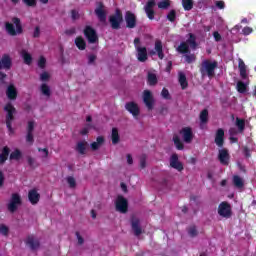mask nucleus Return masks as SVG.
I'll use <instances>...</instances> for the list:
<instances>
[{
    "label": "nucleus",
    "mask_w": 256,
    "mask_h": 256,
    "mask_svg": "<svg viewBox=\"0 0 256 256\" xmlns=\"http://www.w3.org/2000/svg\"><path fill=\"white\" fill-rule=\"evenodd\" d=\"M188 234L190 235V237H197V227L191 226L190 228H188Z\"/></svg>",
    "instance_id": "3c124183"
},
{
    "label": "nucleus",
    "mask_w": 256,
    "mask_h": 256,
    "mask_svg": "<svg viewBox=\"0 0 256 256\" xmlns=\"http://www.w3.org/2000/svg\"><path fill=\"white\" fill-rule=\"evenodd\" d=\"M239 129L237 128H230L229 129V135L230 137H235V135H239Z\"/></svg>",
    "instance_id": "052dcab7"
},
{
    "label": "nucleus",
    "mask_w": 256,
    "mask_h": 256,
    "mask_svg": "<svg viewBox=\"0 0 256 256\" xmlns=\"http://www.w3.org/2000/svg\"><path fill=\"white\" fill-rule=\"evenodd\" d=\"M161 96L163 97V99H171V94L169 93V90H167L166 88L162 89Z\"/></svg>",
    "instance_id": "5fc2aeb1"
},
{
    "label": "nucleus",
    "mask_w": 256,
    "mask_h": 256,
    "mask_svg": "<svg viewBox=\"0 0 256 256\" xmlns=\"http://www.w3.org/2000/svg\"><path fill=\"white\" fill-rule=\"evenodd\" d=\"M200 121L201 123H207V121H209V111H207V109H204L200 113Z\"/></svg>",
    "instance_id": "37998d69"
},
{
    "label": "nucleus",
    "mask_w": 256,
    "mask_h": 256,
    "mask_svg": "<svg viewBox=\"0 0 256 256\" xmlns=\"http://www.w3.org/2000/svg\"><path fill=\"white\" fill-rule=\"evenodd\" d=\"M182 6L185 11H191L193 9V0H182Z\"/></svg>",
    "instance_id": "a19ab883"
},
{
    "label": "nucleus",
    "mask_w": 256,
    "mask_h": 256,
    "mask_svg": "<svg viewBox=\"0 0 256 256\" xmlns=\"http://www.w3.org/2000/svg\"><path fill=\"white\" fill-rule=\"evenodd\" d=\"M94 13L101 23H105V21H107V12L105 11V6L103 3H98Z\"/></svg>",
    "instance_id": "ddd939ff"
},
{
    "label": "nucleus",
    "mask_w": 256,
    "mask_h": 256,
    "mask_svg": "<svg viewBox=\"0 0 256 256\" xmlns=\"http://www.w3.org/2000/svg\"><path fill=\"white\" fill-rule=\"evenodd\" d=\"M0 233L1 235H4V237H7V235H9V227L5 224H0Z\"/></svg>",
    "instance_id": "09e8293b"
},
{
    "label": "nucleus",
    "mask_w": 256,
    "mask_h": 256,
    "mask_svg": "<svg viewBox=\"0 0 256 256\" xmlns=\"http://www.w3.org/2000/svg\"><path fill=\"white\" fill-rule=\"evenodd\" d=\"M109 23L112 29H121V23H123V13L121 10L116 9L115 13L109 17Z\"/></svg>",
    "instance_id": "39448f33"
},
{
    "label": "nucleus",
    "mask_w": 256,
    "mask_h": 256,
    "mask_svg": "<svg viewBox=\"0 0 256 256\" xmlns=\"http://www.w3.org/2000/svg\"><path fill=\"white\" fill-rule=\"evenodd\" d=\"M235 126L237 127L239 133H243V131H245V120L236 118Z\"/></svg>",
    "instance_id": "c9c22d12"
},
{
    "label": "nucleus",
    "mask_w": 256,
    "mask_h": 256,
    "mask_svg": "<svg viewBox=\"0 0 256 256\" xmlns=\"http://www.w3.org/2000/svg\"><path fill=\"white\" fill-rule=\"evenodd\" d=\"M124 19L128 29H135L137 27V16H135L131 11H127L125 13Z\"/></svg>",
    "instance_id": "1a4fd4ad"
},
{
    "label": "nucleus",
    "mask_w": 256,
    "mask_h": 256,
    "mask_svg": "<svg viewBox=\"0 0 256 256\" xmlns=\"http://www.w3.org/2000/svg\"><path fill=\"white\" fill-rule=\"evenodd\" d=\"M134 47L137 51V59L140 61V63H145L147 61L148 56H147V48L141 46V39L140 38H135L134 39Z\"/></svg>",
    "instance_id": "20e7f679"
},
{
    "label": "nucleus",
    "mask_w": 256,
    "mask_h": 256,
    "mask_svg": "<svg viewBox=\"0 0 256 256\" xmlns=\"http://www.w3.org/2000/svg\"><path fill=\"white\" fill-rule=\"evenodd\" d=\"M20 55L24 59L25 65H31V63H33V57L27 50H22Z\"/></svg>",
    "instance_id": "bb28decb"
},
{
    "label": "nucleus",
    "mask_w": 256,
    "mask_h": 256,
    "mask_svg": "<svg viewBox=\"0 0 256 256\" xmlns=\"http://www.w3.org/2000/svg\"><path fill=\"white\" fill-rule=\"evenodd\" d=\"M140 167L141 169H145V167H147V156L145 154L140 156Z\"/></svg>",
    "instance_id": "8fccbe9b"
},
{
    "label": "nucleus",
    "mask_w": 256,
    "mask_h": 256,
    "mask_svg": "<svg viewBox=\"0 0 256 256\" xmlns=\"http://www.w3.org/2000/svg\"><path fill=\"white\" fill-rule=\"evenodd\" d=\"M131 228L136 237H139L143 233V228L141 227V220L137 217L131 218Z\"/></svg>",
    "instance_id": "f8f14e48"
},
{
    "label": "nucleus",
    "mask_w": 256,
    "mask_h": 256,
    "mask_svg": "<svg viewBox=\"0 0 256 256\" xmlns=\"http://www.w3.org/2000/svg\"><path fill=\"white\" fill-rule=\"evenodd\" d=\"M91 129H93V125L86 124L85 127L80 131V133H81V135H87V133H89V131H91Z\"/></svg>",
    "instance_id": "603ef678"
},
{
    "label": "nucleus",
    "mask_w": 256,
    "mask_h": 256,
    "mask_svg": "<svg viewBox=\"0 0 256 256\" xmlns=\"http://www.w3.org/2000/svg\"><path fill=\"white\" fill-rule=\"evenodd\" d=\"M143 101L149 111L153 110L155 98H153V94L149 90H144Z\"/></svg>",
    "instance_id": "9d476101"
},
{
    "label": "nucleus",
    "mask_w": 256,
    "mask_h": 256,
    "mask_svg": "<svg viewBox=\"0 0 256 256\" xmlns=\"http://www.w3.org/2000/svg\"><path fill=\"white\" fill-rule=\"evenodd\" d=\"M125 109L128 110V112L131 113L133 117H139V113H141L139 110V105H137L135 102L126 103Z\"/></svg>",
    "instance_id": "a211bd4d"
},
{
    "label": "nucleus",
    "mask_w": 256,
    "mask_h": 256,
    "mask_svg": "<svg viewBox=\"0 0 256 256\" xmlns=\"http://www.w3.org/2000/svg\"><path fill=\"white\" fill-rule=\"evenodd\" d=\"M129 207V202L123 196H118L116 199V211L119 213H126Z\"/></svg>",
    "instance_id": "9b49d317"
},
{
    "label": "nucleus",
    "mask_w": 256,
    "mask_h": 256,
    "mask_svg": "<svg viewBox=\"0 0 256 256\" xmlns=\"http://www.w3.org/2000/svg\"><path fill=\"white\" fill-rule=\"evenodd\" d=\"M166 17L168 21H171V23H173L177 18V12H175V10H171Z\"/></svg>",
    "instance_id": "de8ad7c7"
},
{
    "label": "nucleus",
    "mask_w": 256,
    "mask_h": 256,
    "mask_svg": "<svg viewBox=\"0 0 256 256\" xmlns=\"http://www.w3.org/2000/svg\"><path fill=\"white\" fill-rule=\"evenodd\" d=\"M6 95L10 101L17 99V88L13 84H10L6 89Z\"/></svg>",
    "instance_id": "b1692460"
},
{
    "label": "nucleus",
    "mask_w": 256,
    "mask_h": 256,
    "mask_svg": "<svg viewBox=\"0 0 256 256\" xmlns=\"http://www.w3.org/2000/svg\"><path fill=\"white\" fill-rule=\"evenodd\" d=\"M243 35H251L253 33V28L251 27H244L242 30Z\"/></svg>",
    "instance_id": "e2e57ef3"
},
{
    "label": "nucleus",
    "mask_w": 256,
    "mask_h": 256,
    "mask_svg": "<svg viewBox=\"0 0 256 256\" xmlns=\"http://www.w3.org/2000/svg\"><path fill=\"white\" fill-rule=\"evenodd\" d=\"M21 205V196L17 193L12 194L9 203L7 204V209L10 213H15Z\"/></svg>",
    "instance_id": "423d86ee"
},
{
    "label": "nucleus",
    "mask_w": 256,
    "mask_h": 256,
    "mask_svg": "<svg viewBox=\"0 0 256 256\" xmlns=\"http://www.w3.org/2000/svg\"><path fill=\"white\" fill-rule=\"evenodd\" d=\"M236 88L238 93H245V91H247V83L238 81Z\"/></svg>",
    "instance_id": "79ce46f5"
},
{
    "label": "nucleus",
    "mask_w": 256,
    "mask_h": 256,
    "mask_svg": "<svg viewBox=\"0 0 256 256\" xmlns=\"http://www.w3.org/2000/svg\"><path fill=\"white\" fill-rule=\"evenodd\" d=\"M218 215H220V217H224V219H230L231 215H233L231 204L228 202L220 203L218 206Z\"/></svg>",
    "instance_id": "0eeeda50"
},
{
    "label": "nucleus",
    "mask_w": 256,
    "mask_h": 256,
    "mask_svg": "<svg viewBox=\"0 0 256 256\" xmlns=\"http://www.w3.org/2000/svg\"><path fill=\"white\" fill-rule=\"evenodd\" d=\"M49 73H47V72H44V73H42L41 75H40V80H42V81H49Z\"/></svg>",
    "instance_id": "774afa93"
},
{
    "label": "nucleus",
    "mask_w": 256,
    "mask_h": 256,
    "mask_svg": "<svg viewBox=\"0 0 256 256\" xmlns=\"http://www.w3.org/2000/svg\"><path fill=\"white\" fill-rule=\"evenodd\" d=\"M40 91L42 95H44V97H47V99L51 97V87H49V85H47L46 83L40 86Z\"/></svg>",
    "instance_id": "7c9ffc66"
},
{
    "label": "nucleus",
    "mask_w": 256,
    "mask_h": 256,
    "mask_svg": "<svg viewBox=\"0 0 256 256\" xmlns=\"http://www.w3.org/2000/svg\"><path fill=\"white\" fill-rule=\"evenodd\" d=\"M75 235H76V237L78 239V245H83V243H85V240L83 239L81 234L79 232H76Z\"/></svg>",
    "instance_id": "69168bd1"
},
{
    "label": "nucleus",
    "mask_w": 256,
    "mask_h": 256,
    "mask_svg": "<svg viewBox=\"0 0 256 256\" xmlns=\"http://www.w3.org/2000/svg\"><path fill=\"white\" fill-rule=\"evenodd\" d=\"M4 111L6 112V127L10 133H13V121H15V115H17V110L15 106L11 103H8L4 107Z\"/></svg>",
    "instance_id": "f03ea898"
},
{
    "label": "nucleus",
    "mask_w": 256,
    "mask_h": 256,
    "mask_svg": "<svg viewBox=\"0 0 256 256\" xmlns=\"http://www.w3.org/2000/svg\"><path fill=\"white\" fill-rule=\"evenodd\" d=\"M189 38L186 40L187 45H190L191 49H197V37L193 33L188 34Z\"/></svg>",
    "instance_id": "c756f323"
},
{
    "label": "nucleus",
    "mask_w": 256,
    "mask_h": 256,
    "mask_svg": "<svg viewBox=\"0 0 256 256\" xmlns=\"http://www.w3.org/2000/svg\"><path fill=\"white\" fill-rule=\"evenodd\" d=\"M238 69L241 79H243L244 81H246V79H249V74L247 73V65H245V62L241 58H238Z\"/></svg>",
    "instance_id": "f3484780"
},
{
    "label": "nucleus",
    "mask_w": 256,
    "mask_h": 256,
    "mask_svg": "<svg viewBox=\"0 0 256 256\" xmlns=\"http://www.w3.org/2000/svg\"><path fill=\"white\" fill-rule=\"evenodd\" d=\"M103 143H105V139L102 136H98L96 138V142H93L90 147L92 149V151H97V149H99L101 147V145H103Z\"/></svg>",
    "instance_id": "cd10ccee"
},
{
    "label": "nucleus",
    "mask_w": 256,
    "mask_h": 256,
    "mask_svg": "<svg viewBox=\"0 0 256 256\" xmlns=\"http://www.w3.org/2000/svg\"><path fill=\"white\" fill-rule=\"evenodd\" d=\"M27 161H28V165L32 167V169L39 167V163L37 162V160H35V158L31 156L27 157Z\"/></svg>",
    "instance_id": "a18cd8bd"
},
{
    "label": "nucleus",
    "mask_w": 256,
    "mask_h": 256,
    "mask_svg": "<svg viewBox=\"0 0 256 256\" xmlns=\"http://www.w3.org/2000/svg\"><path fill=\"white\" fill-rule=\"evenodd\" d=\"M147 81L148 85L155 86L157 83V75L155 73L148 72Z\"/></svg>",
    "instance_id": "58836bf2"
},
{
    "label": "nucleus",
    "mask_w": 256,
    "mask_h": 256,
    "mask_svg": "<svg viewBox=\"0 0 256 256\" xmlns=\"http://www.w3.org/2000/svg\"><path fill=\"white\" fill-rule=\"evenodd\" d=\"M180 135H182L184 143H191L193 141V130L191 127L182 128Z\"/></svg>",
    "instance_id": "dca6fc26"
},
{
    "label": "nucleus",
    "mask_w": 256,
    "mask_h": 256,
    "mask_svg": "<svg viewBox=\"0 0 256 256\" xmlns=\"http://www.w3.org/2000/svg\"><path fill=\"white\" fill-rule=\"evenodd\" d=\"M170 163V167H172V169H176V171H183L184 167H183V163H181V161H179V155L177 154H172L169 160Z\"/></svg>",
    "instance_id": "4468645a"
},
{
    "label": "nucleus",
    "mask_w": 256,
    "mask_h": 256,
    "mask_svg": "<svg viewBox=\"0 0 256 256\" xmlns=\"http://www.w3.org/2000/svg\"><path fill=\"white\" fill-rule=\"evenodd\" d=\"M84 35L86 39H88V43H97V41H99L97 32L91 26H86L84 29Z\"/></svg>",
    "instance_id": "6e6552de"
},
{
    "label": "nucleus",
    "mask_w": 256,
    "mask_h": 256,
    "mask_svg": "<svg viewBox=\"0 0 256 256\" xmlns=\"http://www.w3.org/2000/svg\"><path fill=\"white\" fill-rule=\"evenodd\" d=\"M217 67H219L217 61L203 60L200 67V73L202 77H209L212 79V77H215V69H217Z\"/></svg>",
    "instance_id": "f257e3e1"
},
{
    "label": "nucleus",
    "mask_w": 256,
    "mask_h": 256,
    "mask_svg": "<svg viewBox=\"0 0 256 256\" xmlns=\"http://www.w3.org/2000/svg\"><path fill=\"white\" fill-rule=\"evenodd\" d=\"M28 198L30 203H32V205H37L39 203V199L41 198V195L37 193V190L33 189L29 191Z\"/></svg>",
    "instance_id": "393cba45"
},
{
    "label": "nucleus",
    "mask_w": 256,
    "mask_h": 256,
    "mask_svg": "<svg viewBox=\"0 0 256 256\" xmlns=\"http://www.w3.org/2000/svg\"><path fill=\"white\" fill-rule=\"evenodd\" d=\"M218 159L222 165H229V152L227 149H220Z\"/></svg>",
    "instance_id": "4be33fe9"
},
{
    "label": "nucleus",
    "mask_w": 256,
    "mask_h": 256,
    "mask_svg": "<svg viewBox=\"0 0 256 256\" xmlns=\"http://www.w3.org/2000/svg\"><path fill=\"white\" fill-rule=\"evenodd\" d=\"M11 57H9V55L5 54L4 56H2V59L0 60V70L1 69H11Z\"/></svg>",
    "instance_id": "5701e85b"
},
{
    "label": "nucleus",
    "mask_w": 256,
    "mask_h": 256,
    "mask_svg": "<svg viewBox=\"0 0 256 256\" xmlns=\"http://www.w3.org/2000/svg\"><path fill=\"white\" fill-rule=\"evenodd\" d=\"M71 17H72L73 21H77V19H79V17H80L79 12L77 10H72Z\"/></svg>",
    "instance_id": "680f3d73"
},
{
    "label": "nucleus",
    "mask_w": 256,
    "mask_h": 256,
    "mask_svg": "<svg viewBox=\"0 0 256 256\" xmlns=\"http://www.w3.org/2000/svg\"><path fill=\"white\" fill-rule=\"evenodd\" d=\"M45 63H47V60L45 59V57L41 56L38 61V66L40 67V69H45Z\"/></svg>",
    "instance_id": "bf43d9fd"
},
{
    "label": "nucleus",
    "mask_w": 256,
    "mask_h": 256,
    "mask_svg": "<svg viewBox=\"0 0 256 256\" xmlns=\"http://www.w3.org/2000/svg\"><path fill=\"white\" fill-rule=\"evenodd\" d=\"M154 49L155 51H151L150 55H155L157 53L159 59H165V54L163 53V42H161V40L155 41Z\"/></svg>",
    "instance_id": "6ab92c4d"
},
{
    "label": "nucleus",
    "mask_w": 256,
    "mask_h": 256,
    "mask_svg": "<svg viewBox=\"0 0 256 256\" xmlns=\"http://www.w3.org/2000/svg\"><path fill=\"white\" fill-rule=\"evenodd\" d=\"M75 45L80 49V51H85V48L87 47V43H85L83 37H77L75 39Z\"/></svg>",
    "instance_id": "473e14b6"
},
{
    "label": "nucleus",
    "mask_w": 256,
    "mask_h": 256,
    "mask_svg": "<svg viewBox=\"0 0 256 256\" xmlns=\"http://www.w3.org/2000/svg\"><path fill=\"white\" fill-rule=\"evenodd\" d=\"M156 3L155 0H149L147 4L144 6V11L151 21L155 19V10H153V7H155Z\"/></svg>",
    "instance_id": "2eb2a0df"
},
{
    "label": "nucleus",
    "mask_w": 256,
    "mask_h": 256,
    "mask_svg": "<svg viewBox=\"0 0 256 256\" xmlns=\"http://www.w3.org/2000/svg\"><path fill=\"white\" fill-rule=\"evenodd\" d=\"M96 59H97V56H96V55H94V54L89 55V56H88V63H89V65L95 63V60H96Z\"/></svg>",
    "instance_id": "338daca9"
},
{
    "label": "nucleus",
    "mask_w": 256,
    "mask_h": 256,
    "mask_svg": "<svg viewBox=\"0 0 256 256\" xmlns=\"http://www.w3.org/2000/svg\"><path fill=\"white\" fill-rule=\"evenodd\" d=\"M179 78L178 81L182 87V89H187L188 83H187V76H185V73L179 72Z\"/></svg>",
    "instance_id": "72a5a7b5"
},
{
    "label": "nucleus",
    "mask_w": 256,
    "mask_h": 256,
    "mask_svg": "<svg viewBox=\"0 0 256 256\" xmlns=\"http://www.w3.org/2000/svg\"><path fill=\"white\" fill-rule=\"evenodd\" d=\"M214 141H215V144L217 145V147H223V145L225 143V131L223 130V128H219L216 131Z\"/></svg>",
    "instance_id": "aec40b11"
},
{
    "label": "nucleus",
    "mask_w": 256,
    "mask_h": 256,
    "mask_svg": "<svg viewBox=\"0 0 256 256\" xmlns=\"http://www.w3.org/2000/svg\"><path fill=\"white\" fill-rule=\"evenodd\" d=\"M12 22L14 23V25H16V30L15 26L12 23H5V29L8 35H11V37L21 35V33H23V26L21 25V20L19 18H13Z\"/></svg>",
    "instance_id": "7ed1b4c3"
},
{
    "label": "nucleus",
    "mask_w": 256,
    "mask_h": 256,
    "mask_svg": "<svg viewBox=\"0 0 256 256\" xmlns=\"http://www.w3.org/2000/svg\"><path fill=\"white\" fill-rule=\"evenodd\" d=\"M35 129V124L33 122H28V128H27V133H33Z\"/></svg>",
    "instance_id": "0e129e2a"
},
{
    "label": "nucleus",
    "mask_w": 256,
    "mask_h": 256,
    "mask_svg": "<svg viewBox=\"0 0 256 256\" xmlns=\"http://www.w3.org/2000/svg\"><path fill=\"white\" fill-rule=\"evenodd\" d=\"M176 51L182 55H186L189 53V44H187V42L180 43V45L176 48Z\"/></svg>",
    "instance_id": "c85d7f7f"
},
{
    "label": "nucleus",
    "mask_w": 256,
    "mask_h": 256,
    "mask_svg": "<svg viewBox=\"0 0 256 256\" xmlns=\"http://www.w3.org/2000/svg\"><path fill=\"white\" fill-rule=\"evenodd\" d=\"M112 144L117 145L120 141L119 137V130L117 128H112V134H111Z\"/></svg>",
    "instance_id": "f704fd0d"
},
{
    "label": "nucleus",
    "mask_w": 256,
    "mask_h": 256,
    "mask_svg": "<svg viewBox=\"0 0 256 256\" xmlns=\"http://www.w3.org/2000/svg\"><path fill=\"white\" fill-rule=\"evenodd\" d=\"M26 141L27 143H30V145H33V142L35 141L33 139V132H27Z\"/></svg>",
    "instance_id": "13d9d810"
},
{
    "label": "nucleus",
    "mask_w": 256,
    "mask_h": 256,
    "mask_svg": "<svg viewBox=\"0 0 256 256\" xmlns=\"http://www.w3.org/2000/svg\"><path fill=\"white\" fill-rule=\"evenodd\" d=\"M9 157V147H4L0 154V165H3Z\"/></svg>",
    "instance_id": "e433bc0d"
},
{
    "label": "nucleus",
    "mask_w": 256,
    "mask_h": 256,
    "mask_svg": "<svg viewBox=\"0 0 256 256\" xmlns=\"http://www.w3.org/2000/svg\"><path fill=\"white\" fill-rule=\"evenodd\" d=\"M26 245L30 247L32 251H37L39 247H41V244L39 243V240L35 239L34 236H28L25 241Z\"/></svg>",
    "instance_id": "412c9836"
},
{
    "label": "nucleus",
    "mask_w": 256,
    "mask_h": 256,
    "mask_svg": "<svg viewBox=\"0 0 256 256\" xmlns=\"http://www.w3.org/2000/svg\"><path fill=\"white\" fill-rule=\"evenodd\" d=\"M174 145L179 151H183L185 149V145H183V142H181V139L178 135H174L173 137Z\"/></svg>",
    "instance_id": "4c0bfd02"
},
{
    "label": "nucleus",
    "mask_w": 256,
    "mask_h": 256,
    "mask_svg": "<svg viewBox=\"0 0 256 256\" xmlns=\"http://www.w3.org/2000/svg\"><path fill=\"white\" fill-rule=\"evenodd\" d=\"M169 0H164L158 3L159 9H168L169 8Z\"/></svg>",
    "instance_id": "864d4df0"
},
{
    "label": "nucleus",
    "mask_w": 256,
    "mask_h": 256,
    "mask_svg": "<svg viewBox=\"0 0 256 256\" xmlns=\"http://www.w3.org/2000/svg\"><path fill=\"white\" fill-rule=\"evenodd\" d=\"M39 153H42V157L47 159L49 157V150L47 148H38Z\"/></svg>",
    "instance_id": "6e6d98bb"
},
{
    "label": "nucleus",
    "mask_w": 256,
    "mask_h": 256,
    "mask_svg": "<svg viewBox=\"0 0 256 256\" xmlns=\"http://www.w3.org/2000/svg\"><path fill=\"white\" fill-rule=\"evenodd\" d=\"M21 159V151L15 150L10 154V161H19Z\"/></svg>",
    "instance_id": "c03bdc74"
},
{
    "label": "nucleus",
    "mask_w": 256,
    "mask_h": 256,
    "mask_svg": "<svg viewBox=\"0 0 256 256\" xmlns=\"http://www.w3.org/2000/svg\"><path fill=\"white\" fill-rule=\"evenodd\" d=\"M89 144L86 141H80L77 143L76 145V151L80 154V155H85V151L87 150V146Z\"/></svg>",
    "instance_id": "a878e982"
},
{
    "label": "nucleus",
    "mask_w": 256,
    "mask_h": 256,
    "mask_svg": "<svg viewBox=\"0 0 256 256\" xmlns=\"http://www.w3.org/2000/svg\"><path fill=\"white\" fill-rule=\"evenodd\" d=\"M34 39H37L41 37V28L39 26H36L33 32Z\"/></svg>",
    "instance_id": "4d7b16f0"
},
{
    "label": "nucleus",
    "mask_w": 256,
    "mask_h": 256,
    "mask_svg": "<svg viewBox=\"0 0 256 256\" xmlns=\"http://www.w3.org/2000/svg\"><path fill=\"white\" fill-rule=\"evenodd\" d=\"M197 59V57L195 56V54H191V53H189V54H185V61H186V63H189V64H191V63H195V60Z\"/></svg>",
    "instance_id": "49530a36"
},
{
    "label": "nucleus",
    "mask_w": 256,
    "mask_h": 256,
    "mask_svg": "<svg viewBox=\"0 0 256 256\" xmlns=\"http://www.w3.org/2000/svg\"><path fill=\"white\" fill-rule=\"evenodd\" d=\"M66 182L69 185L70 189H75V187H77V180H75V177L73 176L66 177Z\"/></svg>",
    "instance_id": "ea45409f"
},
{
    "label": "nucleus",
    "mask_w": 256,
    "mask_h": 256,
    "mask_svg": "<svg viewBox=\"0 0 256 256\" xmlns=\"http://www.w3.org/2000/svg\"><path fill=\"white\" fill-rule=\"evenodd\" d=\"M233 185L237 188V189H243V186L245 185L243 182V178H241V176H233Z\"/></svg>",
    "instance_id": "2f4dec72"
}]
</instances>
